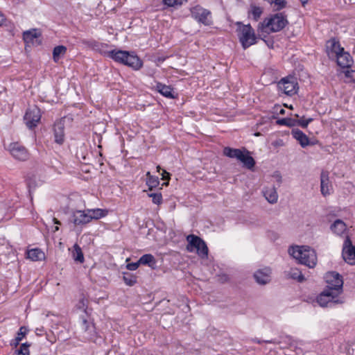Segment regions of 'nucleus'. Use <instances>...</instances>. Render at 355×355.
<instances>
[{
	"label": "nucleus",
	"mask_w": 355,
	"mask_h": 355,
	"mask_svg": "<svg viewBox=\"0 0 355 355\" xmlns=\"http://www.w3.org/2000/svg\"><path fill=\"white\" fill-rule=\"evenodd\" d=\"M109 58L116 62L131 67L134 70H139L143 66L142 60L134 52L112 50L109 53Z\"/></svg>",
	"instance_id": "nucleus-1"
},
{
	"label": "nucleus",
	"mask_w": 355,
	"mask_h": 355,
	"mask_svg": "<svg viewBox=\"0 0 355 355\" xmlns=\"http://www.w3.org/2000/svg\"><path fill=\"white\" fill-rule=\"evenodd\" d=\"M288 252L301 264L309 268H313L316 265V254L313 249L308 246L291 247L289 248Z\"/></svg>",
	"instance_id": "nucleus-2"
},
{
	"label": "nucleus",
	"mask_w": 355,
	"mask_h": 355,
	"mask_svg": "<svg viewBox=\"0 0 355 355\" xmlns=\"http://www.w3.org/2000/svg\"><path fill=\"white\" fill-rule=\"evenodd\" d=\"M223 152L225 156L230 158H235L240 161L245 168L253 170L256 164L255 160L250 155V152L245 148H233L225 147Z\"/></svg>",
	"instance_id": "nucleus-3"
},
{
	"label": "nucleus",
	"mask_w": 355,
	"mask_h": 355,
	"mask_svg": "<svg viewBox=\"0 0 355 355\" xmlns=\"http://www.w3.org/2000/svg\"><path fill=\"white\" fill-rule=\"evenodd\" d=\"M288 23L286 15L282 12H279L271 15L269 18H266L260 24L259 28L262 31L267 32L265 29H269L270 32L276 33L282 31Z\"/></svg>",
	"instance_id": "nucleus-4"
},
{
	"label": "nucleus",
	"mask_w": 355,
	"mask_h": 355,
	"mask_svg": "<svg viewBox=\"0 0 355 355\" xmlns=\"http://www.w3.org/2000/svg\"><path fill=\"white\" fill-rule=\"evenodd\" d=\"M237 25L239 42L244 49L257 43V37L250 24L244 25L241 22H238Z\"/></svg>",
	"instance_id": "nucleus-5"
},
{
	"label": "nucleus",
	"mask_w": 355,
	"mask_h": 355,
	"mask_svg": "<svg viewBox=\"0 0 355 355\" xmlns=\"http://www.w3.org/2000/svg\"><path fill=\"white\" fill-rule=\"evenodd\" d=\"M338 296V292L324 288V291L318 295L316 300L318 304L322 307H331L334 304L343 303V301L339 299Z\"/></svg>",
	"instance_id": "nucleus-6"
},
{
	"label": "nucleus",
	"mask_w": 355,
	"mask_h": 355,
	"mask_svg": "<svg viewBox=\"0 0 355 355\" xmlns=\"http://www.w3.org/2000/svg\"><path fill=\"white\" fill-rule=\"evenodd\" d=\"M191 16L200 24L210 26L212 24L211 12L197 5L190 8Z\"/></svg>",
	"instance_id": "nucleus-7"
},
{
	"label": "nucleus",
	"mask_w": 355,
	"mask_h": 355,
	"mask_svg": "<svg viewBox=\"0 0 355 355\" xmlns=\"http://www.w3.org/2000/svg\"><path fill=\"white\" fill-rule=\"evenodd\" d=\"M324 279L327 283L326 289L338 292V295L343 292V279L338 272H328L326 273Z\"/></svg>",
	"instance_id": "nucleus-8"
},
{
	"label": "nucleus",
	"mask_w": 355,
	"mask_h": 355,
	"mask_svg": "<svg viewBox=\"0 0 355 355\" xmlns=\"http://www.w3.org/2000/svg\"><path fill=\"white\" fill-rule=\"evenodd\" d=\"M277 87L279 91L287 96H293L297 92L298 83L293 76H287L278 82Z\"/></svg>",
	"instance_id": "nucleus-9"
},
{
	"label": "nucleus",
	"mask_w": 355,
	"mask_h": 355,
	"mask_svg": "<svg viewBox=\"0 0 355 355\" xmlns=\"http://www.w3.org/2000/svg\"><path fill=\"white\" fill-rule=\"evenodd\" d=\"M82 329L83 331V338L84 340L95 343L102 340V338L98 336L94 323L87 321L85 318H83L82 321Z\"/></svg>",
	"instance_id": "nucleus-10"
},
{
	"label": "nucleus",
	"mask_w": 355,
	"mask_h": 355,
	"mask_svg": "<svg viewBox=\"0 0 355 355\" xmlns=\"http://www.w3.org/2000/svg\"><path fill=\"white\" fill-rule=\"evenodd\" d=\"M41 111L37 106L29 107L24 115V119L27 127L32 129L36 127L41 119Z\"/></svg>",
	"instance_id": "nucleus-11"
},
{
	"label": "nucleus",
	"mask_w": 355,
	"mask_h": 355,
	"mask_svg": "<svg viewBox=\"0 0 355 355\" xmlns=\"http://www.w3.org/2000/svg\"><path fill=\"white\" fill-rule=\"evenodd\" d=\"M8 150L11 155L19 161H26L29 158L28 150L21 144L13 142L9 144Z\"/></svg>",
	"instance_id": "nucleus-12"
},
{
	"label": "nucleus",
	"mask_w": 355,
	"mask_h": 355,
	"mask_svg": "<svg viewBox=\"0 0 355 355\" xmlns=\"http://www.w3.org/2000/svg\"><path fill=\"white\" fill-rule=\"evenodd\" d=\"M342 256L345 262L350 265L355 264V245H352L349 236H347L343 246Z\"/></svg>",
	"instance_id": "nucleus-13"
},
{
	"label": "nucleus",
	"mask_w": 355,
	"mask_h": 355,
	"mask_svg": "<svg viewBox=\"0 0 355 355\" xmlns=\"http://www.w3.org/2000/svg\"><path fill=\"white\" fill-rule=\"evenodd\" d=\"M89 218L87 210H76L73 212L69 220L76 227H82L90 223Z\"/></svg>",
	"instance_id": "nucleus-14"
},
{
	"label": "nucleus",
	"mask_w": 355,
	"mask_h": 355,
	"mask_svg": "<svg viewBox=\"0 0 355 355\" xmlns=\"http://www.w3.org/2000/svg\"><path fill=\"white\" fill-rule=\"evenodd\" d=\"M83 43L90 47L93 50L99 52L101 54L109 57V53L110 51H107L108 45L105 43H101L94 40H83Z\"/></svg>",
	"instance_id": "nucleus-15"
},
{
	"label": "nucleus",
	"mask_w": 355,
	"mask_h": 355,
	"mask_svg": "<svg viewBox=\"0 0 355 355\" xmlns=\"http://www.w3.org/2000/svg\"><path fill=\"white\" fill-rule=\"evenodd\" d=\"M54 141L62 145L64 141V124L62 121L55 122L53 125Z\"/></svg>",
	"instance_id": "nucleus-16"
},
{
	"label": "nucleus",
	"mask_w": 355,
	"mask_h": 355,
	"mask_svg": "<svg viewBox=\"0 0 355 355\" xmlns=\"http://www.w3.org/2000/svg\"><path fill=\"white\" fill-rule=\"evenodd\" d=\"M270 268L266 267L256 271L254 274V277L258 284L264 285L270 282Z\"/></svg>",
	"instance_id": "nucleus-17"
},
{
	"label": "nucleus",
	"mask_w": 355,
	"mask_h": 355,
	"mask_svg": "<svg viewBox=\"0 0 355 355\" xmlns=\"http://www.w3.org/2000/svg\"><path fill=\"white\" fill-rule=\"evenodd\" d=\"M336 57L338 65L342 68H349L354 62L352 57L345 50L336 55Z\"/></svg>",
	"instance_id": "nucleus-18"
},
{
	"label": "nucleus",
	"mask_w": 355,
	"mask_h": 355,
	"mask_svg": "<svg viewBox=\"0 0 355 355\" xmlns=\"http://www.w3.org/2000/svg\"><path fill=\"white\" fill-rule=\"evenodd\" d=\"M291 135L294 139H295L300 144L302 148L311 145L309 137L300 130L293 129Z\"/></svg>",
	"instance_id": "nucleus-19"
},
{
	"label": "nucleus",
	"mask_w": 355,
	"mask_h": 355,
	"mask_svg": "<svg viewBox=\"0 0 355 355\" xmlns=\"http://www.w3.org/2000/svg\"><path fill=\"white\" fill-rule=\"evenodd\" d=\"M330 187L329 173L327 171H322L320 174V191L321 193L324 196L330 194Z\"/></svg>",
	"instance_id": "nucleus-20"
},
{
	"label": "nucleus",
	"mask_w": 355,
	"mask_h": 355,
	"mask_svg": "<svg viewBox=\"0 0 355 355\" xmlns=\"http://www.w3.org/2000/svg\"><path fill=\"white\" fill-rule=\"evenodd\" d=\"M187 241H188L187 250L189 252H193L195 249L199 248L200 245L203 244V240L194 234L187 236Z\"/></svg>",
	"instance_id": "nucleus-21"
},
{
	"label": "nucleus",
	"mask_w": 355,
	"mask_h": 355,
	"mask_svg": "<svg viewBox=\"0 0 355 355\" xmlns=\"http://www.w3.org/2000/svg\"><path fill=\"white\" fill-rule=\"evenodd\" d=\"M156 89L158 92H159L162 96L169 98H175V96L174 95L173 89L170 85H166L161 83H157L156 84Z\"/></svg>",
	"instance_id": "nucleus-22"
},
{
	"label": "nucleus",
	"mask_w": 355,
	"mask_h": 355,
	"mask_svg": "<svg viewBox=\"0 0 355 355\" xmlns=\"http://www.w3.org/2000/svg\"><path fill=\"white\" fill-rule=\"evenodd\" d=\"M263 195L266 199L270 204H275L277 202L278 200V194L275 187L266 188L263 191Z\"/></svg>",
	"instance_id": "nucleus-23"
},
{
	"label": "nucleus",
	"mask_w": 355,
	"mask_h": 355,
	"mask_svg": "<svg viewBox=\"0 0 355 355\" xmlns=\"http://www.w3.org/2000/svg\"><path fill=\"white\" fill-rule=\"evenodd\" d=\"M86 210L88 214V216H89L90 218V222L92 220H98L101 218H103L107 214V210L99 208L92 209H87Z\"/></svg>",
	"instance_id": "nucleus-24"
},
{
	"label": "nucleus",
	"mask_w": 355,
	"mask_h": 355,
	"mask_svg": "<svg viewBox=\"0 0 355 355\" xmlns=\"http://www.w3.org/2000/svg\"><path fill=\"white\" fill-rule=\"evenodd\" d=\"M331 230L337 235H341L347 229L346 224L340 219L336 220L330 227Z\"/></svg>",
	"instance_id": "nucleus-25"
},
{
	"label": "nucleus",
	"mask_w": 355,
	"mask_h": 355,
	"mask_svg": "<svg viewBox=\"0 0 355 355\" xmlns=\"http://www.w3.org/2000/svg\"><path fill=\"white\" fill-rule=\"evenodd\" d=\"M327 49L330 50L332 53H334L335 55H338L339 53H342L344 50V48L340 46L339 42L336 38H331L327 42Z\"/></svg>",
	"instance_id": "nucleus-26"
},
{
	"label": "nucleus",
	"mask_w": 355,
	"mask_h": 355,
	"mask_svg": "<svg viewBox=\"0 0 355 355\" xmlns=\"http://www.w3.org/2000/svg\"><path fill=\"white\" fill-rule=\"evenodd\" d=\"M27 257L33 261H41L44 259V253L39 248H33L27 252Z\"/></svg>",
	"instance_id": "nucleus-27"
},
{
	"label": "nucleus",
	"mask_w": 355,
	"mask_h": 355,
	"mask_svg": "<svg viewBox=\"0 0 355 355\" xmlns=\"http://www.w3.org/2000/svg\"><path fill=\"white\" fill-rule=\"evenodd\" d=\"M139 263L141 265L148 266L151 268H155L156 267L157 261L153 255L151 254H146L139 258Z\"/></svg>",
	"instance_id": "nucleus-28"
},
{
	"label": "nucleus",
	"mask_w": 355,
	"mask_h": 355,
	"mask_svg": "<svg viewBox=\"0 0 355 355\" xmlns=\"http://www.w3.org/2000/svg\"><path fill=\"white\" fill-rule=\"evenodd\" d=\"M289 278L296 279L299 282H302L304 280V277L302 272L297 268H291L287 274Z\"/></svg>",
	"instance_id": "nucleus-29"
},
{
	"label": "nucleus",
	"mask_w": 355,
	"mask_h": 355,
	"mask_svg": "<svg viewBox=\"0 0 355 355\" xmlns=\"http://www.w3.org/2000/svg\"><path fill=\"white\" fill-rule=\"evenodd\" d=\"M67 52V47L62 45L57 46L53 51V58L55 62H58L60 56L64 55Z\"/></svg>",
	"instance_id": "nucleus-30"
},
{
	"label": "nucleus",
	"mask_w": 355,
	"mask_h": 355,
	"mask_svg": "<svg viewBox=\"0 0 355 355\" xmlns=\"http://www.w3.org/2000/svg\"><path fill=\"white\" fill-rule=\"evenodd\" d=\"M27 331L28 330L26 327H21L17 332V336L15 340L12 341L10 345L17 347L22 338L26 336Z\"/></svg>",
	"instance_id": "nucleus-31"
},
{
	"label": "nucleus",
	"mask_w": 355,
	"mask_h": 355,
	"mask_svg": "<svg viewBox=\"0 0 355 355\" xmlns=\"http://www.w3.org/2000/svg\"><path fill=\"white\" fill-rule=\"evenodd\" d=\"M263 12V9L261 7L255 5L250 6V10L248 11L249 15H252V18L257 21Z\"/></svg>",
	"instance_id": "nucleus-32"
},
{
	"label": "nucleus",
	"mask_w": 355,
	"mask_h": 355,
	"mask_svg": "<svg viewBox=\"0 0 355 355\" xmlns=\"http://www.w3.org/2000/svg\"><path fill=\"white\" fill-rule=\"evenodd\" d=\"M73 257L76 261L79 263H83L84 261V255L82 252L81 248L79 247L78 244H75L73 245Z\"/></svg>",
	"instance_id": "nucleus-33"
},
{
	"label": "nucleus",
	"mask_w": 355,
	"mask_h": 355,
	"mask_svg": "<svg viewBox=\"0 0 355 355\" xmlns=\"http://www.w3.org/2000/svg\"><path fill=\"white\" fill-rule=\"evenodd\" d=\"M38 37V34L37 33L36 29H33L31 31H26L23 33V39L25 42H33V40Z\"/></svg>",
	"instance_id": "nucleus-34"
},
{
	"label": "nucleus",
	"mask_w": 355,
	"mask_h": 355,
	"mask_svg": "<svg viewBox=\"0 0 355 355\" xmlns=\"http://www.w3.org/2000/svg\"><path fill=\"white\" fill-rule=\"evenodd\" d=\"M277 123L280 125H285L287 127L296 126L297 122L295 121V119L292 118H282L277 121Z\"/></svg>",
	"instance_id": "nucleus-35"
},
{
	"label": "nucleus",
	"mask_w": 355,
	"mask_h": 355,
	"mask_svg": "<svg viewBox=\"0 0 355 355\" xmlns=\"http://www.w3.org/2000/svg\"><path fill=\"white\" fill-rule=\"evenodd\" d=\"M146 175L148 177L147 184L150 190H152L153 188H155L159 185V181L157 177L151 175L150 172H147Z\"/></svg>",
	"instance_id": "nucleus-36"
},
{
	"label": "nucleus",
	"mask_w": 355,
	"mask_h": 355,
	"mask_svg": "<svg viewBox=\"0 0 355 355\" xmlns=\"http://www.w3.org/2000/svg\"><path fill=\"white\" fill-rule=\"evenodd\" d=\"M31 346V344L28 343H25L21 344L19 349L15 351L16 355H30V352L28 347Z\"/></svg>",
	"instance_id": "nucleus-37"
},
{
	"label": "nucleus",
	"mask_w": 355,
	"mask_h": 355,
	"mask_svg": "<svg viewBox=\"0 0 355 355\" xmlns=\"http://www.w3.org/2000/svg\"><path fill=\"white\" fill-rule=\"evenodd\" d=\"M123 279L125 284L130 286H133L137 282L136 277L128 273H125Z\"/></svg>",
	"instance_id": "nucleus-38"
},
{
	"label": "nucleus",
	"mask_w": 355,
	"mask_h": 355,
	"mask_svg": "<svg viewBox=\"0 0 355 355\" xmlns=\"http://www.w3.org/2000/svg\"><path fill=\"white\" fill-rule=\"evenodd\" d=\"M187 1L188 0H163L162 2L168 7H174L176 6H181L184 2H187Z\"/></svg>",
	"instance_id": "nucleus-39"
},
{
	"label": "nucleus",
	"mask_w": 355,
	"mask_h": 355,
	"mask_svg": "<svg viewBox=\"0 0 355 355\" xmlns=\"http://www.w3.org/2000/svg\"><path fill=\"white\" fill-rule=\"evenodd\" d=\"M197 253L202 257H207L208 254V248L203 241V244L199 246V248L196 249Z\"/></svg>",
	"instance_id": "nucleus-40"
},
{
	"label": "nucleus",
	"mask_w": 355,
	"mask_h": 355,
	"mask_svg": "<svg viewBox=\"0 0 355 355\" xmlns=\"http://www.w3.org/2000/svg\"><path fill=\"white\" fill-rule=\"evenodd\" d=\"M148 196L152 198V201L154 204L159 205L162 202V196L161 193H152L148 194Z\"/></svg>",
	"instance_id": "nucleus-41"
},
{
	"label": "nucleus",
	"mask_w": 355,
	"mask_h": 355,
	"mask_svg": "<svg viewBox=\"0 0 355 355\" xmlns=\"http://www.w3.org/2000/svg\"><path fill=\"white\" fill-rule=\"evenodd\" d=\"M313 121L312 118H309L308 119H295V121L297 122V125H300L303 128H306L308 125Z\"/></svg>",
	"instance_id": "nucleus-42"
},
{
	"label": "nucleus",
	"mask_w": 355,
	"mask_h": 355,
	"mask_svg": "<svg viewBox=\"0 0 355 355\" xmlns=\"http://www.w3.org/2000/svg\"><path fill=\"white\" fill-rule=\"evenodd\" d=\"M77 308L79 309H82L83 311H86L87 308V300L83 295L82 297L79 300V302L77 304Z\"/></svg>",
	"instance_id": "nucleus-43"
},
{
	"label": "nucleus",
	"mask_w": 355,
	"mask_h": 355,
	"mask_svg": "<svg viewBox=\"0 0 355 355\" xmlns=\"http://www.w3.org/2000/svg\"><path fill=\"white\" fill-rule=\"evenodd\" d=\"M139 265H141V263H139V259L138 261H137V262L128 263L127 265V268L130 270H135L138 268Z\"/></svg>",
	"instance_id": "nucleus-44"
},
{
	"label": "nucleus",
	"mask_w": 355,
	"mask_h": 355,
	"mask_svg": "<svg viewBox=\"0 0 355 355\" xmlns=\"http://www.w3.org/2000/svg\"><path fill=\"white\" fill-rule=\"evenodd\" d=\"M162 179L164 180L168 181L170 180V174L166 170H162L161 173Z\"/></svg>",
	"instance_id": "nucleus-45"
},
{
	"label": "nucleus",
	"mask_w": 355,
	"mask_h": 355,
	"mask_svg": "<svg viewBox=\"0 0 355 355\" xmlns=\"http://www.w3.org/2000/svg\"><path fill=\"white\" fill-rule=\"evenodd\" d=\"M354 74H355V71H354V70H351V71L347 70V71L345 72V76H346L347 77H351V78H353Z\"/></svg>",
	"instance_id": "nucleus-46"
},
{
	"label": "nucleus",
	"mask_w": 355,
	"mask_h": 355,
	"mask_svg": "<svg viewBox=\"0 0 355 355\" xmlns=\"http://www.w3.org/2000/svg\"><path fill=\"white\" fill-rule=\"evenodd\" d=\"M276 110H277V112H279V114H285V110H284V109H283V108H282L281 106H279H279H277V107H276Z\"/></svg>",
	"instance_id": "nucleus-47"
},
{
	"label": "nucleus",
	"mask_w": 355,
	"mask_h": 355,
	"mask_svg": "<svg viewBox=\"0 0 355 355\" xmlns=\"http://www.w3.org/2000/svg\"><path fill=\"white\" fill-rule=\"evenodd\" d=\"M274 176L277 178V181L279 183L282 182V176L280 175V174L278 172H276Z\"/></svg>",
	"instance_id": "nucleus-48"
},
{
	"label": "nucleus",
	"mask_w": 355,
	"mask_h": 355,
	"mask_svg": "<svg viewBox=\"0 0 355 355\" xmlns=\"http://www.w3.org/2000/svg\"><path fill=\"white\" fill-rule=\"evenodd\" d=\"M302 3V6H304L305 4L307 3L308 0H300Z\"/></svg>",
	"instance_id": "nucleus-49"
},
{
	"label": "nucleus",
	"mask_w": 355,
	"mask_h": 355,
	"mask_svg": "<svg viewBox=\"0 0 355 355\" xmlns=\"http://www.w3.org/2000/svg\"><path fill=\"white\" fill-rule=\"evenodd\" d=\"M53 221L55 224L60 225V222L57 218H53Z\"/></svg>",
	"instance_id": "nucleus-50"
},
{
	"label": "nucleus",
	"mask_w": 355,
	"mask_h": 355,
	"mask_svg": "<svg viewBox=\"0 0 355 355\" xmlns=\"http://www.w3.org/2000/svg\"><path fill=\"white\" fill-rule=\"evenodd\" d=\"M42 329H36V334H37V335H41V334H41V332H42Z\"/></svg>",
	"instance_id": "nucleus-51"
},
{
	"label": "nucleus",
	"mask_w": 355,
	"mask_h": 355,
	"mask_svg": "<svg viewBox=\"0 0 355 355\" xmlns=\"http://www.w3.org/2000/svg\"><path fill=\"white\" fill-rule=\"evenodd\" d=\"M160 169H161L160 166H157V171H158V172H159V170H160Z\"/></svg>",
	"instance_id": "nucleus-52"
},
{
	"label": "nucleus",
	"mask_w": 355,
	"mask_h": 355,
	"mask_svg": "<svg viewBox=\"0 0 355 355\" xmlns=\"http://www.w3.org/2000/svg\"><path fill=\"white\" fill-rule=\"evenodd\" d=\"M58 227H55V231H58Z\"/></svg>",
	"instance_id": "nucleus-53"
}]
</instances>
